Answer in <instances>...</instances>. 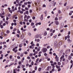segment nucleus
I'll use <instances>...</instances> for the list:
<instances>
[{"label": "nucleus", "instance_id": "f257e3e1", "mask_svg": "<svg viewBox=\"0 0 73 73\" xmlns=\"http://www.w3.org/2000/svg\"><path fill=\"white\" fill-rule=\"evenodd\" d=\"M46 51H47V49H46V48H43L42 50V52H44V53H45Z\"/></svg>", "mask_w": 73, "mask_h": 73}, {"label": "nucleus", "instance_id": "f03ea898", "mask_svg": "<svg viewBox=\"0 0 73 73\" xmlns=\"http://www.w3.org/2000/svg\"><path fill=\"white\" fill-rule=\"evenodd\" d=\"M54 46L55 48H57V41H55L54 43Z\"/></svg>", "mask_w": 73, "mask_h": 73}, {"label": "nucleus", "instance_id": "7ed1b4c3", "mask_svg": "<svg viewBox=\"0 0 73 73\" xmlns=\"http://www.w3.org/2000/svg\"><path fill=\"white\" fill-rule=\"evenodd\" d=\"M40 37V35H37L36 36H35V38H39Z\"/></svg>", "mask_w": 73, "mask_h": 73}, {"label": "nucleus", "instance_id": "20e7f679", "mask_svg": "<svg viewBox=\"0 0 73 73\" xmlns=\"http://www.w3.org/2000/svg\"><path fill=\"white\" fill-rule=\"evenodd\" d=\"M70 49L67 50L66 51V54H68V53H69V52H70Z\"/></svg>", "mask_w": 73, "mask_h": 73}, {"label": "nucleus", "instance_id": "39448f33", "mask_svg": "<svg viewBox=\"0 0 73 73\" xmlns=\"http://www.w3.org/2000/svg\"><path fill=\"white\" fill-rule=\"evenodd\" d=\"M67 41L68 43H70L72 42V40H70V39H68L67 40Z\"/></svg>", "mask_w": 73, "mask_h": 73}, {"label": "nucleus", "instance_id": "423d86ee", "mask_svg": "<svg viewBox=\"0 0 73 73\" xmlns=\"http://www.w3.org/2000/svg\"><path fill=\"white\" fill-rule=\"evenodd\" d=\"M55 23L56 25H58L59 24V23H58V21H55Z\"/></svg>", "mask_w": 73, "mask_h": 73}, {"label": "nucleus", "instance_id": "0eeeda50", "mask_svg": "<svg viewBox=\"0 0 73 73\" xmlns=\"http://www.w3.org/2000/svg\"><path fill=\"white\" fill-rule=\"evenodd\" d=\"M55 66L56 67L57 69H59V68H61V67L60 66H58V65H56Z\"/></svg>", "mask_w": 73, "mask_h": 73}, {"label": "nucleus", "instance_id": "6e6552de", "mask_svg": "<svg viewBox=\"0 0 73 73\" xmlns=\"http://www.w3.org/2000/svg\"><path fill=\"white\" fill-rule=\"evenodd\" d=\"M72 59V56H68V59L69 60H70L71 59Z\"/></svg>", "mask_w": 73, "mask_h": 73}, {"label": "nucleus", "instance_id": "1a4fd4ad", "mask_svg": "<svg viewBox=\"0 0 73 73\" xmlns=\"http://www.w3.org/2000/svg\"><path fill=\"white\" fill-rule=\"evenodd\" d=\"M17 47L16 46L15 48H14L13 49V51H15V49H17Z\"/></svg>", "mask_w": 73, "mask_h": 73}, {"label": "nucleus", "instance_id": "9d476101", "mask_svg": "<svg viewBox=\"0 0 73 73\" xmlns=\"http://www.w3.org/2000/svg\"><path fill=\"white\" fill-rule=\"evenodd\" d=\"M22 45L23 44H20L19 45V46L20 48H21L22 47Z\"/></svg>", "mask_w": 73, "mask_h": 73}, {"label": "nucleus", "instance_id": "9b49d317", "mask_svg": "<svg viewBox=\"0 0 73 73\" xmlns=\"http://www.w3.org/2000/svg\"><path fill=\"white\" fill-rule=\"evenodd\" d=\"M58 65L59 66H60L61 65V62H58Z\"/></svg>", "mask_w": 73, "mask_h": 73}, {"label": "nucleus", "instance_id": "f8f14e48", "mask_svg": "<svg viewBox=\"0 0 73 73\" xmlns=\"http://www.w3.org/2000/svg\"><path fill=\"white\" fill-rule=\"evenodd\" d=\"M29 48H30V49H31V48H32V49H34V47H32V46H29Z\"/></svg>", "mask_w": 73, "mask_h": 73}, {"label": "nucleus", "instance_id": "ddd939ff", "mask_svg": "<svg viewBox=\"0 0 73 73\" xmlns=\"http://www.w3.org/2000/svg\"><path fill=\"white\" fill-rule=\"evenodd\" d=\"M29 56L30 57L33 56V53H30L29 55Z\"/></svg>", "mask_w": 73, "mask_h": 73}, {"label": "nucleus", "instance_id": "4468645a", "mask_svg": "<svg viewBox=\"0 0 73 73\" xmlns=\"http://www.w3.org/2000/svg\"><path fill=\"white\" fill-rule=\"evenodd\" d=\"M26 14H27V15H29V12L28 11H26Z\"/></svg>", "mask_w": 73, "mask_h": 73}, {"label": "nucleus", "instance_id": "2eb2a0df", "mask_svg": "<svg viewBox=\"0 0 73 73\" xmlns=\"http://www.w3.org/2000/svg\"><path fill=\"white\" fill-rule=\"evenodd\" d=\"M64 23H62L61 27H64Z\"/></svg>", "mask_w": 73, "mask_h": 73}, {"label": "nucleus", "instance_id": "dca6fc26", "mask_svg": "<svg viewBox=\"0 0 73 73\" xmlns=\"http://www.w3.org/2000/svg\"><path fill=\"white\" fill-rule=\"evenodd\" d=\"M61 69L60 68H59L58 69V72H60V71H61Z\"/></svg>", "mask_w": 73, "mask_h": 73}, {"label": "nucleus", "instance_id": "f3484780", "mask_svg": "<svg viewBox=\"0 0 73 73\" xmlns=\"http://www.w3.org/2000/svg\"><path fill=\"white\" fill-rule=\"evenodd\" d=\"M39 60V58H38L36 60V62L37 63V61Z\"/></svg>", "mask_w": 73, "mask_h": 73}, {"label": "nucleus", "instance_id": "a211bd4d", "mask_svg": "<svg viewBox=\"0 0 73 73\" xmlns=\"http://www.w3.org/2000/svg\"><path fill=\"white\" fill-rule=\"evenodd\" d=\"M59 44L60 45H62V42H60L59 43Z\"/></svg>", "mask_w": 73, "mask_h": 73}, {"label": "nucleus", "instance_id": "6ab92c4d", "mask_svg": "<svg viewBox=\"0 0 73 73\" xmlns=\"http://www.w3.org/2000/svg\"><path fill=\"white\" fill-rule=\"evenodd\" d=\"M0 27L1 29H3V26L2 25H1Z\"/></svg>", "mask_w": 73, "mask_h": 73}, {"label": "nucleus", "instance_id": "aec40b11", "mask_svg": "<svg viewBox=\"0 0 73 73\" xmlns=\"http://www.w3.org/2000/svg\"><path fill=\"white\" fill-rule=\"evenodd\" d=\"M58 13L60 14L61 13V11L60 10H59L58 11Z\"/></svg>", "mask_w": 73, "mask_h": 73}, {"label": "nucleus", "instance_id": "412c9836", "mask_svg": "<svg viewBox=\"0 0 73 73\" xmlns=\"http://www.w3.org/2000/svg\"><path fill=\"white\" fill-rule=\"evenodd\" d=\"M44 35L45 36H46V35H47V33H46V32H45L44 33Z\"/></svg>", "mask_w": 73, "mask_h": 73}, {"label": "nucleus", "instance_id": "4be33fe9", "mask_svg": "<svg viewBox=\"0 0 73 73\" xmlns=\"http://www.w3.org/2000/svg\"><path fill=\"white\" fill-rule=\"evenodd\" d=\"M17 68L18 69H20V68H21V67H20V66H17Z\"/></svg>", "mask_w": 73, "mask_h": 73}, {"label": "nucleus", "instance_id": "5701e85b", "mask_svg": "<svg viewBox=\"0 0 73 73\" xmlns=\"http://www.w3.org/2000/svg\"><path fill=\"white\" fill-rule=\"evenodd\" d=\"M31 7V5H28V7L29 8H30Z\"/></svg>", "mask_w": 73, "mask_h": 73}, {"label": "nucleus", "instance_id": "b1692460", "mask_svg": "<svg viewBox=\"0 0 73 73\" xmlns=\"http://www.w3.org/2000/svg\"><path fill=\"white\" fill-rule=\"evenodd\" d=\"M1 36H3V35H4V33L3 32H2L1 33Z\"/></svg>", "mask_w": 73, "mask_h": 73}, {"label": "nucleus", "instance_id": "393cba45", "mask_svg": "<svg viewBox=\"0 0 73 73\" xmlns=\"http://www.w3.org/2000/svg\"><path fill=\"white\" fill-rule=\"evenodd\" d=\"M29 12L30 13H32V10L31 9H30L29 10Z\"/></svg>", "mask_w": 73, "mask_h": 73}, {"label": "nucleus", "instance_id": "a878e982", "mask_svg": "<svg viewBox=\"0 0 73 73\" xmlns=\"http://www.w3.org/2000/svg\"><path fill=\"white\" fill-rule=\"evenodd\" d=\"M22 66L23 68H24L25 67V65H22Z\"/></svg>", "mask_w": 73, "mask_h": 73}, {"label": "nucleus", "instance_id": "bb28decb", "mask_svg": "<svg viewBox=\"0 0 73 73\" xmlns=\"http://www.w3.org/2000/svg\"><path fill=\"white\" fill-rule=\"evenodd\" d=\"M32 19H33V20H35V19H36V17H32Z\"/></svg>", "mask_w": 73, "mask_h": 73}, {"label": "nucleus", "instance_id": "cd10ccee", "mask_svg": "<svg viewBox=\"0 0 73 73\" xmlns=\"http://www.w3.org/2000/svg\"><path fill=\"white\" fill-rule=\"evenodd\" d=\"M37 66H35V70H37Z\"/></svg>", "mask_w": 73, "mask_h": 73}, {"label": "nucleus", "instance_id": "c85d7f7f", "mask_svg": "<svg viewBox=\"0 0 73 73\" xmlns=\"http://www.w3.org/2000/svg\"><path fill=\"white\" fill-rule=\"evenodd\" d=\"M47 70H49V67L48 66V67H47Z\"/></svg>", "mask_w": 73, "mask_h": 73}, {"label": "nucleus", "instance_id": "c756f323", "mask_svg": "<svg viewBox=\"0 0 73 73\" xmlns=\"http://www.w3.org/2000/svg\"><path fill=\"white\" fill-rule=\"evenodd\" d=\"M27 17V15H25V16H24V19H26V18Z\"/></svg>", "mask_w": 73, "mask_h": 73}, {"label": "nucleus", "instance_id": "7c9ffc66", "mask_svg": "<svg viewBox=\"0 0 73 73\" xmlns=\"http://www.w3.org/2000/svg\"><path fill=\"white\" fill-rule=\"evenodd\" d=\"M56 4V2H54L53 4V5L54 6V7L55 6V5Z\"/></svg>", "mask_w": 73, "mask_h": 73}, {"label": "nucleus", "instance_id": "2f4dec72", "mask_svg": "<svg viewBox=\"0 0 73 73\" xmlns=\"http://www.w3.org/2000/svg\"><path fill=\"white\" fill-rule=\"evenodd\" d=\"M34 25V23H31V26H33Z\"/></svg>", "mask_w": 73, "mask_h": 73}, {"label": "nucleus", "instance_id": "473e14b6", "mask_svg": "<svg viewBox=\"0 0 73 73\" xmlns=\"http://www.w3.org/2000/svg\"><path fill=\"white\" fill-rule=\"evenodd\" d=\"M17 58H18V59H20V57L18 56L17 57Z\"/></svg>", "mask_w": 73, "mask_h": 73}, {"label": "nucleus", "instance_id": "72a5a7b5", "mask_svg": "<svg viewBox=\"0 0 73 73\" xmlns=\"http://www.w3.org/2000/svg\"><path fill=\"white\" fill-rule=\"evenodd\" d=\"M66 4H67V3H65V4H64V6H65V7L66 6Z\"/></svg>", "mask_w": 73, "mask_h": 73}, {"label": "nucleus", "instance_id": "f704fd0d", "mask_svg": "<svg viewBox=\"0 0 73 73\" xmlns=\"http://www.w3.org/2000/svg\"><path fill=\"white\" fill-rule=\"evenodd\" d=\"M13 73H16V70H13Z\"/></svg>", "mask_w": 73, "mask_h": 73}, {"label": "nucleus", "instance_id": "c9c22d12", "mask_svg": "<svg viewBox=\"0 0 73 73\" xmlns=\"http://www.w3.org/2000/svg\"><path fill=\"white\" fill-rule=\"evenodd\" d=\"M19 23L20 24H21V25H22V24H23V22H19Z\"/></svg>", "mask_w": 73, "mask_h": 73}, {"label": "nucleus", "instance_id": "e433bc0d", "mask_svg": "<svg viewBox=\"0 0 73 73\" xmlns=\"http://www.w3.org/2000/svg\"><path fill=\"white\" fill-rule=\"evenodd\" d=\"M19 65L20 64H21V62H19Z\"/></svg>", "mask_w": 73, "mask_h": 73}, {"label": "nucleus", "instance_id": "4c0bfd02", "mask_svg": "<svg viewBox=\"0 0 73 73\" xmlns=\"http://www.w3.org/2000/svg\"><path fill=\"white\" fill-rule=\"evenodd\" d=\"M55 20H58V18L57 17H56L55 18Z\"/></svg>", "mask_w": 73, "mask_h": 73}, {"label": "nucleus", "instance_id": "58836bf2", "mask_svg": "<svg viewBox=\"0 0 73 73\" xmlns=\"http://www.w3.org/2000/svg\"><path fill=\"white\" fill-rule=\"evenodd\" d=\"M29 24H30L29 23L27 22V25H29Z\"/></svg>", "mask_w": 73, "mask_h": 73}, {"label": "nucleus", "instance_id": "ea45409f", "mask_svg": "<svg viewBox=\"0 0 73 73\" xmlns=\"http://www.w3.org/2000/svg\"><path fill=\"white\" fill-rule=\"evenodd\" d=\"M37 31V29L35 28L34 29V31H35V32H36Z\"/></svg>", "mask_w": 73, "mask_h": 73}, {"label": "nucleus", "instance_id": "a19ab883", "mask_svg": "<svg viewBox=\"0 0 73 73\" xmlns=\"http://www.w3.org/2000/svg\"><path fill=\"white\" fill-rule=\"evenodd\" d=\"M29 36H31V33H29Z\"/></svg>", "mask_w": 73, "mask_h": 73}, {"label": "nucleus", "instance_id": "79ce46f5", "mask_svg": "<svg viewBox=\"0 0 73 73\" xmlns=\"http://www.w3.org/2000/svg\"><path fill=\"white\" fill-rule=\"evenodd\" d=\"M55 70L54 69V68H53L52 70V72H54V71Z\"/></svg>", "mask_w": 73, "mask_h": 73}, {"label": "nucleus", "instance_id": "37998d69", "mask_svg": "<svg viewBox=\"0 0 73 73\" xmlns=\"http://www.w3.org/2000/svg\"><path fill=\"white\" fill-rule=\"evenodd\" d=\"M17 52V50H15L14 51V52L15 53H16Z\"/></svg>", "mask_w": 73, "mask_h": 73}, {"label": "nucleus", "instance_id": "c03bdc74", "mask_svg": "<svg viewBox=\"0 0 73 73\" xmlns=\"http://www.w3.org/2000/svg\"><path fill=\"white\" fill-rule=\"evenodd\" d=\"M38 23V25H41V22H39V23Z\"/></svg>", "mask_w": 73, "mask_h": 73}, {"label": "nucleus", "instance_id": "a18cd8bd", "mask_svg": "<svg viewBox=\"0 0 73 73\" xmlns=\"http://www.w3.org/2000/svg\"><path fill=\"white\" fill-rule=\"evenodd\" d=\"M56 37H57V35H55V36H54L53 37L54 38H56Z\"/></svg>", "mask_w": 73, "mask_h": 73}, {"label": "nucleus", "instance_id": "49530a36", "mask_svg": "<svg viewBox=\"0 0 73 73\" xmlns=\"http://www.w3.org/2000/svg\"><path fill=\"white\" fill-rule=\"evenodd\" d=\"M30 17L29 16H27V19H29V18H30Z\"/></svg>", "mask_w": 73, "mask_h": 73}, {"label": "nucleus", "instance_id": "de8ad7c7", "mask_svg": "<svg viewBox=\"0 0 73 73\" xmlns=\"http://www.w3.org/2000/svg\"><path fill=\"white\" fill-rule=\"evenodd\" d=\"M25 6V5H22V8H24Z\"/></svg>", "mask_w": 73, "mask_h": 73}, {"label": "nucleus", "instance_id": "09e8293b", "mask_svg": "<svg viewBox=\"0 0 73 73\" xmlns=\"http://www.w3.org/2000/svg\"><path fill=\"white\" fill-rule=\"evenodd\" d=\"M58 57H57V55H56L55 57V59H56V58H58Z\"/></svg>", "mask_w": 73, "mask_h": 73}, {"label": "nucleus", "instance_id": "8fccbe9b", "mask_svg": "<svg viewBox=\"0 0 73 73\" xmlns=\"http://www.w3.org/2000/svg\"><path fill=\"white\" fill-rule=\"evenodd\" d=\"M10 58H12V55H10L9 56Z\"/></svg>", "mask_w": 73, "mask_h": 73}, {"label": "nucleus", "instance_id": "3c124183", "mask_svg": "<svg viewBox=\"0 0 73 73\" xmlns=\"http://www.w3.org/2000/svg\"><path fill=\"white\" fill-rule=\"evenodd\" d=\"M42 7H46V5H42Z\"/></svg>", "mask_w": 73, "mask_h": 73}, {"label": "nucleus", "instance_id": "603ef678", "mask_svg": "<svg viewBox=\"0 0 73 73\" xmlns=\"http://www.w3.org/2000/svg\"><path fill=\"white\" fill-rule=\"evenodd\" d=\"M16 29L15 28L13 30V32H15V31H16Z\"/></svg>", "mask_w": 73, "mask_h": 73}, {"label": "nucleus", "instance_id": "864d4df0", "mask_svg": "<svg viewBox=\"0 0 73 73\" xmlns=\"http://www.w3.org/2000/svg\"><path fill=\"white\" fill-rule=\"evenodd\" d=\"M34 64V63H33V62L32 61L31 62V65H33Z\"/></svg>", "mask_w": 73, "mask_h": 73}, {"label": "nucleus", "instance_id": "5fc2aeb1", "mask_svg": "<svg viewBox=\"0 0 73 73\" xmlns=\"http://www.w3.org/2000/svg\"><path fill=\"white\" fill-rule=\"evenodd\" d=\"M17 37H19V34L17 35Z\"/></svg>", "mask_w": 73, "mask_h": 73}, {"label": "nucleus", "instance_id": "6e6d98bb", "mask_svg": "<svg viewBox=\"0 0 73 73\" xmlns=\"http://www.w3.org/2000/svg\"><path fill=\"white\" fill-rule=\"evenodd\" d=\"M72 13L71 12H70L69 13V15H70V16H71V15H72Z\"/></svg>", "mask_w": 73, "mask_h": 73}, {"label": "nucleus", "instance_id": "4d7b16f0", "mask_svg": "<svg viewBox=\"0 0 73 73\" xmlns=\"http://www.w3.org/2000/svg\"><path fill=\"white\" fill-rule=\"evenodd\" d=\"M59 20H61L62 19V17H59Z\"/></svg>", "mask_w": 73, "mask_h": 73}, {"label": "nucleus", "instance_id": "13d9d810", "mask_svg": "<svg viewBox=\"0 0 73 73\" xmlns=\"http://www.w3.org/2000/svg\"><path fill=\"white\" fill-rule=\"evenodd\" d=\"M44 56H47V54H46V53H45L44 54Z\"/></svg>", "mask_w": 73, "mask_h": 73}, {"label": "nucleus", "instance_id": "bf43d9fd", "mask_svg": "<svg viewBox=\"0 0 73 73\" xmlns=\"http://www.w3.org/2000/svg\"><path fill=\"white\" fill-rule=\"evenodd\" d=\"M7 56H8V54H6L5 55V57H7Z\"/></svg>", "mask_w": 73, "mask_h": 73}, {"label": "nucleus", "instance_id": "052dcab7", "mask_svg": "<svg viewBox=\"0 0 73 73\" xmlns=\"http://www.w3.org/2000/svg\"><path fill=\"white\" fill-rule=\"evenodd\" d=\"M16 2L17 3H19V0H16Z\"/></svg>", "mask_w": 73, "mask_h": 73}, {"label": "nucleus", "instance_id": "680f3d73", "mask_svg": "<svg viewBox=\"0 0 73 73\" xmlns=\"http://www.w3.org/2000/svg\"><path fill=\"white\" fill-rule=\"evenodd\" d=\"M56 61H58V58H56Z\"/></svg>", "mask_w": 73, "mask_h": 73}, {"label": "nucleus", "instance_id": "e2e57ef3", "mask_svg": "<svg viewBox=\"0 0 73 73\" xmlns=\"http://www.w3.org/2000/svg\"><path fill=\"white\" fill-rule=\"evenodd\" d=\"M37 42H40V39H38L37 40Z\"/></svg>", "mask_w": 73, "mask_h": 73}, {"label": "nucleus", "instance_id": "0e129e2a", "mask_svg": "<svg viewBox=\"0 0 73 73\" xmlns=\"http://www.w3.org/2000/svg\"><path fill=\"white\" fill-rule=\"evenodd\" d=\"M7 33H8V34L9 33V31L8 30L7 31Z\"/></svg>", "mask_w": 73, "mask_h": 73}, {"label": "nucleus", "instance_id": "69168bd1", "mask_svg": "<svg viewBox=\"0 0 73 73\" xmlns=\"http://www.w3.org/2000/svg\"><path fill=\"white\" fill-rule=\"evenodd\" d=\"M3 44H6V42H3Z\"/></svg>", "mask_w": 73, "mask_h": 73}, {"label": "nucleus", "instance_id": "338daca9", "mask_svg": "<svg viewBox=\"0 0 73 73\" xmlns=\"http://www.w3.org/2000/svg\"><path fill=\"white\" fill-rule=\"evenodd\" d=\"M41 68H38V71H39V72H40V71H41Z\"/></svg>", "mask_w": 73, "mask_h": 73}, {"label": "nucleus", "instance_id": "774afa93", "mask_svg": "<svg viewBox=\"0 0 73 73\" xmlns=\"http://www.w3.org/2000/svg\"><path fill=\"white\" fill-rule=\"evenodd\" d=\"M24 4V5H27V2H25Z\"/></svg>", "mask_w": 73, "mask_h": 73}]
</instances>
